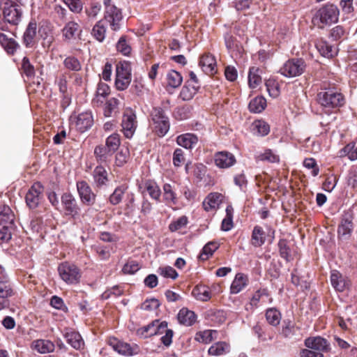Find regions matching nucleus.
I'll list each match as a JSON object with an SVG mask.
<instances>
[{
    "mask_svg": "<svg viewBox=\"0 0 357 357\" xmlns=\"http://www.w3.org/2000/svg\"><path fill=\"white\" fill-rule=\"evenodd\" d=\"M150 116L153 131L159 137L165 136L169 130L170 123L164 110L161 107H153Z\"/></svg>",
    "mask_w": 357,
    "mask_h": 357,
    "instance_id": "nucleus-1",
    "label": "nucleus"
},
{
    "mask_svg": "<svg viewBox=\"0 0 357 357\" xmlns=\"http://www.w3.org/2000/svg\"><path fill=\"white\" fill-rule=\"evenodd\" d=\"M339 10L335 5L330 4L319 8L314 14L312 22L319 27L335 23L338 20Z\"/></svg>",
    "mask_w": 357,
    "mask_h": 357,
    "instance_id": "nucleus-2",
    "label": "nucleus"
},
{
    "mask_svg": "<svg viewBox=\"0 0 357 357\" xmlns=\"http://www.w3.org/2000/svg\"><path fill=\"white\" fill-rule=\"evenodd\" d=\"M317 101L326 112L340 107L344 103V99L342 93L333 89L319 92L317 94Z\"/></svg>",
    "mask_w": 357,
    "mask_h": 357,
    "instance_id": "nucleus-3",
    "label": "nucleus"
},
{
    "mask_svg": "<svg viewBox=\"0 0 357 357\" xmlns=\"http://www.w3.org/2000/svg\"><path fill=\"white\" fill-rule=\"evenodd\" d=\"M105 6L104 19L113 31H118L123 19L121 10L112 3L111 0H103Z\"/></svg>",
    "mask_w": 357,
    "mask_h": 357,
    "instance_id": "nucleus-4",
    "label": "nucleus"
},
{
    "mask_svg": "<svg viewBox=\"0 0 357 357\" xmlns=\"http://www.w3.org/2000/svg\"><path fill=\"white\" fill-rule=\"evenodd\" d=\"M13 221V215L7 206H0V225L3 223L8 224L3 225L0 229V242L6 243L12 236V225Z\"/></svg>",
    "mask_w": 357,
    "mask_h": 357,
    "instance_id": "nucleus-5",
    "label": "nucleus"
},
{
    "mask_svg": "<svg viewBox=\"0 0 357 357\" xmlns=\"http://www.w3.org/2000/svg\"><path fill=\"white\" fill-rule=\"evenodd\" d=\"M131 82V68L127 62H119L116 66L115 86L119 91L126 89Z\"/></svg>",
    "mask_w": 357,
    "mask_h": 357,
    "instance_id": "nucleus-6",
    "label": "nucleus"
},
{
    "mask_svg": "<svg viewBox=\"0 0 357 357\" xmlns=\"http://www.w3.org/2000/svg\"><path fill=\"white\" fill-rule=\"evenodd\" d=\"M4 19L10 24H17L22 18V11L19 5L10 0L0 3Z\"/></svg>",
    "mask_w": 357,
    "mask_h": 357,
    "instance_id": "nucleus-7",
    "label": "nucleus"
},
{
    "mask_svg": "<svg viewBox=\"0 0 357 357\" xmlns=\"http://www.w3.org/2000/svg\"><path fill=\"white\" fill-rule=\"evenodd\" d=\"M60 278L69 284H76L79 281L81 275L79 268L73 264L63 262L58 267Z\"/></svg>",
    "mask_w": 357,
    "mask_h": 357,
    "instance_id": "nucleus-8",
    "label": "nucleus"
},
{
    "mask_svg": "<svg viewBox=\"0 0 357 357\" xmlns=\"http://www.w3.org/2000/svg\"><path fill=\"white\" fill-rule=\"evenodd\" d=\"M306 65L301 59H293L287 61L280 68V73L287 77H294L303 73Z\"/></svg>",
    "mask_w": 357,
    "mask_h": 357,
    "instance_id": "nucleus-9",
    "label": "nucleus"
},
{
    "mask_svg": "<svg viewBox=\"0 0 357 357\" xmlns=\"http://www.w3.org/2000/svg\"><path fill=\"white\" fill-rule=\"evenodd\" d=\"M122 132L126 138H131L137 127L135 113L130 109H127L123 115L121 121Z\"/></svg>",
    "mask_w": 357,
    "mask_h": 357,
    "instance_id": "nucleus-10",
    "label": "nucleus"
},
{
    "mask_svg": "<svg viewBox=\"0 0 357 357\" xmlns=\"http://www.w3.org/2000/svg\"><path fill=\"white\" fill-rule=\"evenodd\" d=\"M169 330L167 329V323L166 321L160 322L159 320H155L150 324L139 329L138 333L144 338H146L152 335L166 333L167 331Z\"/></svg>",
    "mask_w": 357,
    "mask_h": 357,
    "instance_id": "nucleus-11",
    "label": "nucleus"
},
{
    "mask_svg": "<svg viewBox=\"0 0 357 357\" xmlns=\"http://www.w3.org/2000/svg\"><path fill=\"white\" fill-rule=\"evenodd\" d=\"M354 229L353 215L350 212L342 215L337 228L338 237L342 240H347L351 235Z\"/></svg>",
    "mask_w": 357,
    "mask_h": 357,
    "instance_id": "nucleus-12",
    "label": "nucleus"
},
{
    "mask_svg": "<svg viewBox=\"0 0 357 357\" xmlns=\"http://www.w3.org/2000/svg\"><path fill=\"white\" fill-rule=\"evenodd\" d=\"M70 121L78 131L84 132L92 126L93 118L91 112H85L77 116H70Z\"/></svg>",
    "mask_w": 357,
    "mask_h": 357,
    "instance_id": "nucleus-13",
    "label": "nucleus"
},
{
    "mask_svg": "<svg viewBox=\"0 0 357 357\" xmlns=\"http://www.w3.org/2000/svg\"><path fill=\"white\" fill-rule=\"evenodd\" d=\"M43 187L40 183H35L26 194L25 200L30 208H36L43 198Z\"/></svg>",
    "mask_w": 357,
    "mask_h": 357,
    "instance_id": "nucleus-14",
    "label": "nucleus"
},
{
    "mask_svg": "<svg viewBox=\"0 0 357 357\" xmlns=\"http://www.w3.org/2000/svg\"><path fill=\"white\" fill-rule=\"evenodd\" d=\"M77 188L82 202L87 206H92L96 202V195L89 185L84 181L77 183Z\"/></svg>",
    "mask_w": 357,
    "mask_h": 357,
    "instance_id": "nucleus-15",
    "label": "nucleus"
},
{
    "mask_svg": "<svg viewBox=\"0 0 357 357\" xmlns=\"http://www.w3.org/2000/svg\"><path fill=\"white\" fill-rule=\"evenodd\" d=\"M61 204L66 215H70L73 218L79 215L80 208L75 198L70 193H64L62 195Z\"/></svg>",
    "mask_w": 357,
    "mask_h": 357,
    "instance_id": "nucleus-16",
    "label": "nucleus"
},
{
    "mask_svg": "<svg viewBox=\"0 0 357 357\" xmlns=\"http://www.w3.org/2000/svg\"><path fill=\"white\" fill-rule=\"evenodd\" d=\"M109 344L116 351L124 356H134L137 354L139 351V349L137 345L135 344L131 346L128 343L119 341L116 339L110 340Z\"/></svg>",
    "mask_w": 357,
    "mask_h": 357,
    "instance_id": "nucleus-17",
    "label": "nucleus"
},
{
    "mask_svg": "<svg viewBox=\"0 0 357 357\" xmlns=\"http://www.w3.org/2000/svg\"><path fill=\"white\" fill-rule=\"evenodd\" d=\"M331 282L337 291H343L350 285V281L336 270H333L331 273Z\"/></svg>",
    "mask_w": 357,
    "mask_h": 357,
    "instance_id": "nucleus-18",
    "label": "nucleus"
},
{
    "mask_svg": "<svg viewBox=\"0 0 357 357\" xmlns=\"http://www.w3.org/2000/svg\"><path fill=\"white\" fill-rule=\"evenodd\" d=\"M234 155L227 151H220L215 155V163L220 168H229L234 165Z\"/></svg>",
    "mask_w": 357,
    "mask_h": 357,
    "instance_id": "nucleus-19",
    "label": "nucleus"
},
{
    "mask_svg": "<svg viewBox=\"0 0 357 357\" xmlns=\"http://www.w3.org/2000/svg\"><path fill=\"white\" fill-rule=\"evenodd\" d=\"M36 22L31 21L23 34V44L26 47H33L36 43Z\"/></svg>",
    "mask_w": 357,
    "mask_h": 357,
    "instance_id": "nucleus-20",
    "label": "nucleus"
},
{
    "mask_svg": "<svg viewBox=\"0 0 357 357\" xmlns=\"http://www.w3.org/2000/svg\"><path fill=\"white\" fill-rule=\"evenodd\" d=\"M268 299V294L266 289H259L252 296L250 301L246 305L245 309L247 310H252L259 305L264 304Z\"/></svg>",
    "mask_w": 357,
    "mask_h": 357,
    "instance_id": "nucleus-21",
    "label": "nucleus"
},
{
    "mask_svg": "<svg viewBox=\"0 0 357 357\" xmlns=\"http://www.w3.org/2000/svg\"><path fill=\"white\" fill-rule=\"evenodd\" d=\"M199 65L206 74L213 75L217 71L216 61L211 54L203 55L200 59Z\"/></svg>",
    "mask_w": 357,
    "mask_h": 357,
    "instance_id": "nucleus-22",
    "label": "nucleus"
},
{
    "mask_svg": "<svg viewBox=\"0 0 357 357\" xmlns=\"http://www.w3.org/2000/svg\"><path fill=\"white\" fill-rule=\"evenodd\" d=\"M305 344L307 348L321 353V351H326L328 347L327 340L319 336L308 337L305 340Z\"/></svg>",
    "mask_w": 357,
    "mask_h": 357,
    "instance_id": "nucleus-23",
    "label": "nucleus"
},
{
    "mask_svg": "<svg viewBox=\"0 0 357 357\" xmlns=\"http://www.w3.org/2000/svg\"><path fill=\"white\" fill-rule=\"evenodd\" d=\"M222 196L218 192L210 193L203 202V207L205 211H209L218 208L222 202Z\"/></svg>",
    "mask_w": 357,
    "mask_h": 357,
    "instance_id": "nucleus-24",
    "label": "nucleus"
},
{
    "mask_svg": "<svg viewBox=\"0 0 357 357\" xmlns=\"http://www.w3.org/2000/svg\"><path fill=\"white\" fill-rule=\"evenodd\" d=\"M93 178L96 186L101 188L108 182L107 172L102 166H97L93 172Z\"/></svg>",
    "mask_w": 357,
    "mask_h": 357,
    "instance_id": "nucleus-25",
    "label": "nucleus"
},
{
    "mask_svg": "<svg viewBox=\"0 0 357 357\" xmlns=\"http://www.w3.org/2000/svg\"><path fill=\"white\" fill-rule=\"evenodd\" d=\"M248 277L243 273H237L231 284L230 292L232 294H238L248 285Z\"/></svg>",
    "mask_w": 357,
    "mask_h": 357,
    "instance_id": "nucleus-26",
    "label": "nucleus"
},
{
    "mask_svg": "<svg viewBox=\"0 0 357 357\" xmlns=\"http://www.w3.org/2000/svg\"><path fill=\"white\" fill-rule=\"evenodd\" d=\"M316 47L319 53L326 58H332L337 54V48L324 40L317 43Z\"/></svg>",
    "mask_w": 357,
    "mask_h": 357,
    "instance_id": "nucleus-27",
    "label": "nucleus"
},
{
    "mask_svg": "<svg viewBox=\"0 0 357 357\" xmlns=\"http://www.w3.org/2000/svg\"><path fill=\"white\" fill-rule=\"evenodd\" d=\"M197 142V137L192 133H185L178 135L176 138L177 144L185 149H192Z\"/></svg>",
    "mask_w": 357,
    "mask_h": 357,
    "instance_id": "nucleus-28",
    "label": "nucleus"
},
{
    "mask_svg": "<svg viewBox=\"0 0 357 357\" xmlns=\"http://www.w3.org/2000/svg\"><path fill=\"white\" fill-rule=\"evenodd\" d=\"M177 317L181 324L187 326H192L196 321V315L194 312L186 308L180 310Z\"/></svg>",
    "mask_w": 357,
    "mask_h": 357,
    "instance_id": "nucleus-29",
    "label": "nucleus"
},
{
    "mask_svg": "<svg viewBox=\"0 0 357 357\" xmlns=\"http://www.w3.org/2000/svg\"><path fill=\"white\" fill-rule=\"evenodd\" d=\"M65 338L67 342L74 349H79L84 346V341L80 334L75 331H67L65 333Z\"/></svg>",
    "mask_w": 357,
    "mask_h": 357,
    "instance_id": "nucleus-30",
    "label": "nucleus"
},
{
    "mask_svg": "<svg viewBox=\"0 0 357 357\" xmlns=\"http://www.w3.org/2000/svg\"><path fill=\"white\" fill-rule=\"evenodd\" d=\"M33 348L40 354H47L54 351V343L47 340H37L33 342Z\"/></svg>",
    "mask_w": 357,
    "mask_h": 357,
    "instance_id": "nucleus-31",
    "label": "nucleus"
},
{
    "mask_svg": "<svg viewBox=\"0 0 357 357\" xmlns=\"http://www.w3.org/2000/svg\"><path fill=\"white\" fill-rule=\"evenodd\" d=\"M0 44L7 53L13 54L19 47L18 43L13 38H9L8 36L3 33H0Z\"/></svg>",
    "mask_w": 357,
    "mask_h": 357,
    "instance_id": "nucleus-32",
    "label": "nucleus"
},
{
    "mask_svg": "<svg viewBox=\"0 0 357 357\" xmlns=\"http://www.w3.org/2000/svg\"><path fill=\"white\" fill-rule=\"evenodd\" d=\"M266 241V234L264 229L257 225L254 227L252 233L251 243L255 247L261 246Z\"/></svg>",
    "mask_w": 357,
    "mask_h": 357,
    "instance_id": "nucleus-33",
    "label": "nucleus"
},
{
    "mask_svg": "<svg viewBox=\"0 0 357 357\" xmlns=\"http://www.w3.org/2000/svg\"><path fill=\"white\" fill-rule=\"evenodd\" d=\"M252 132L257 136H265L270 132L269 125L263 120L255 121L252 124Z\"/></svg>",
    "mask_w": 357,
    "mask_h": 357,
    "instance_id": "nucleus-34",
    "label": "nucleus"
},
{
    "mask_svg": "<svg viewBox=\"0 0 357 357\" xmlns=\"http://www.w3.org/2000/svg\"><path fill=\"white\" fill-rule=\"evenodd\" d=\"M15 294L13 287L9 278L0 280V298L5 300L12 297Z\"/></svg>",
    "mask_w": 357,
    "mask_h": 357,
    "instance_id": "nucleus-35",
    "label": "nucleus"
},
{
    "mask_svg": "<svg viewBox=\"0 0 357 357\" xmlns=\"http://www.w3.org/2000/svg\"><path fill=\"white\" fill-rule=\"evenodd\" d=\"M79 26L75 22H68L63 27V36L66 40H71L75 38L79 33Z\"/></svg>",
    "mask_w": 357,
    "mask_h": 357,
    "instance_id": "nucleus-36",
    "label": "nucleus"
},
{
    "mask_svg": "<svg viewBox=\"0 0 357 357\" xmlns=\"http://www.w3.org/2000/svg\"><path fill=\"white\" fill-rule=\"evenodd\" d=\"M229 351V345L225 342H218L210 347L208 353L211 356H221Z\"/></svg>",
    "mask_w": 357,
    "mask_h": 357,
    "instance_id": "nucleus-37",
    "label": "nucleus"
},
{
    "mask_svg": "<svg viewBox=\"0 0 357 357\" xmlns=\"http://www.w3.org/2000/svg\"><path fill=\"white\" fill-rule=\"evenodd\" d=\"M266 99L262 96H258L250 102L248 107L251 112L260 113L266 108Z\"/></svg>",
    "mask_w": 357,
    "mask_h": 357,
    "instance_id": "nucleus-38",
    "label": "nucleus"
},
{
    "mask_svg": "<svg viewBox=\"0 0 357 357\" xmlns=\"http://www.w3.org/2000/svg\"><path fill=\"white\" fill-rule=\"evenodd\" d=\"M166 80L168 86L177 88L181 84L183 77L178 72L171 70L167 74Z\"/></svg>",
    "mask_w": 357,
    "mask_h": 357,
    "instance_id": "nucleus-39",
    "label": "nucleus"
},
{
    "mask_svg": "<svg viewBox=\"0 0 357 357\" xmlns=\"http://www.w3.org/2000/svg\"><path fill=\"white\" fill-rule=\"evenodd\" d=\"M198 88V86L192 84L190 82H188L187 84L182 88L180 92V97L183 100H189L192 99L196 94Z\"/></svg>",
    "mask_w": 357,
    "mask_h": 357,
    "instance_id": "nucleus-40",
    "label": "nucleus"
},
{
    "mask_svg": "<svg viewBox=\"0 0 357 357\" xmlns=\"http://www.w3.org/2000/svg\"><path fill=\"white\" fill-rule=\"evenodd\" d=\"M261 82V77L259 75V69L256 67L250 68L248 73V84L252 89H255Z\"/></svg>",
    "mask_w": 357,
    "mask_h": 357,
    "instance_id": "nucleus-41",
    "label": "nucleus"
},
{
    "mask_svg": "<svg viewBox=\"0 0 357 357\" xmlns=\"http://www.w3.org/2000/svg\"><path fill=\"white\" fill-rule=\"evenodd\" d=\"M163 198L168 204H176L177 202L176 194L172 185L165 183L163 185Z\"/></svg>",
    "mask_w": 357,
    "mask_h": 357,
    "instance_id": "nucleus-42",
    "label": "nucleus"
},
{
    "mask_svg": "<svg viewBox=\"0 0 357 357\" xmlns=\"http://www.w3.org/2000/svg\"><path fill=\"white\" fill-rule=\"evenodd\" d=\"M128 187L125 185L117 187L113 193L109 196V201L112 205L119 204L123 199L124 194L127 190Z\"/></svg>",
    "mask_w": 357,
    "mask_h": 357,
    "instance_id": "nucleus-43",
    "label": "nucleus"
},
{
    "mask_svg": "<svg viewBox=\"0 0 357 357\" xmlns=\"http://www.w3.org/2000/svg\"><path fill=\"white\" fill-rule=\"evenodd\" d=\"M218 248V243L213 241L208 243L202 248V251L199 255V259L203 261L208 259Z\"/></svg>",
    "mask_w": 357,
    "mask_h": 357,
    "instance_id": "nucleus-44",
    "label": "nucleus"
},
{
    "mask_svg": "<svg viewBox=\"0 0 357 357\" xmlns=\"http://www.w3.org/2000/svg\"><path fill=\"white\" fill-rule=\"evenodd\" d=\"M64 67L69 70L78 72L82 69L80 61L75 56H68L63 60Z\"/></svg>",
    "mask_w": 357,
    "mask_h": 357,
    "instance_id": "nucleus-45",
    "label": "nucleus"
},
{
    "mask_svg": "<svg viewBox=\"0 0 357 357\" xmlns=\"http://www.w3.org/2000/svg\"><path fill=\"white\" fill-rule=\"evenodd\" d=\"M121 144L120 135L118 133H113L106 139V146L114 153Z\"/></svg>",
    "mask_w": 357,
    "mask_h": 357,
    "instance_id": "nucleus-46",
    "label": "nucleus"
},
{
    "mask_svg": "<svg viewBox=\"0 0 357 357\" xmlns=\"http://www.w3.org/2000/svg\"><path fill=\"white\" fill-rule=\"evenodd\" d=\"M109 93V86L102 82H100L98 84L97 90H96V98H93V102H102V100H100V98H105Z\"/></svg>",
    "mask_w": 357,
    "mask_h": 357,
    "instance_id": "nucleus-47",
    "label": "nucleus"
},
{
    "mask_svg": "<svg viewBox=\"0 0 357 357\" xmlns=\"http://www.w3.org/2000/svg\"><path fill=\"white\" fill-rule=\"evenodd\" d=\"M94 154L98 162H107L108 158L113 153L109 151L107 146L105 147L103 146H98L94 150Z\"/></svg>",
    "mask_w": 357,
    "mask_h": 357,
    "instance_id": "nucleus-48",
    "label": "nucleus"
},
{
    "mask_svg": "<svg viewBox=\"0 0 357 357\" xmlns=\"http://www.w3.org/2000/svg\"><path fill=\"white\" fill-rule=\"evenodd\" d=\"M93 37L99 42H102L105 38L106 28L102 21H98L93 26L91 32Z\"/></svg>",
    "mask_w": 357,
    "mask_h": 357,
    "instance_id": "nucleus-49",
    "label": "nucleus"
},
{
    "mask_svg": "<svg viewBox=\"0 0 357 357\" xmlns=\"http://www.w3.org/2000/svg\"><path fill=\"white\" fill-rule=\"evenodd\" d=\"M233 208L231 206H227L226 208V217L222 220L221 225V229L223 231H229L233 227Z\"/></svg>",
    "mask_w": 357,
    "mask_h": 357,
    "instance_id": "nucleus-50",
    "label": "nucleus"
},
{
    "mask_svg": "<svg viewBox=\"0 0 357 357\" xmlns=\"http://www.w3.org/2000/svg\"><path fill=\"white\" fill-rule=\"evenodd\" d=\"M216 333V331L211 330H206L200 331L196 333L195 340L199 342L208 344L213 339V335Z\"/></svg>",
    "mask_w": 357,
    "mask_h": 357,
    "instance_id": "nucleus-51",
    "label": "nucleus"
},
{
    "mask_svg": "<svg viewBox=\"0 0 357 357\" xmlns=\"http://www.w3.org/2000/svg\"><path fill=\"white\" fill-rule=\"evenodd\" d=\"M192 294L197 299L206 301L211 298V292L205 287H197L192 291Z\"/></svg>",
    "mask_w": 357,
    "mask_h": 357,
    "instance_id": "nucleus-52",
    "label": "nucleus"
},
{
    "mask_svg": "<svg viewBox=\"0 0 357 357\" xmlns=\"http://www.w3.org/2000/svg\"><path fill=\"white\" fill-rule=\"evenodd\" d=\"M266 318L270 324L277 326L280 323L281 316L280 312L276 309L271 308L266 310Z\"/></svg>",
    "mask_w": 357,
    "mask_h": 357,
    "instance_id": "nucleus-53",
    "label": "nucleus"
},
{
    "mask_svg": "<svg viewBox=\"0 0 357 357\" xmlns=\"http://www.w3.org/2000/svg\"><path fill=\"white\" fill-rule=\"evenodd\" d=\"M188 222V218L183 215L172 221L169 225V229L172 232L176 231L184 228L187 225Z\"/></svg>",
    "mask_w": 357,
    "mask_h": 357,
    "instance_id": "nucleus-54",
    "label": "nucleus"
},
{
    "mask_svg": "<svg viewBox=\"0 0 357 357\" xmlns=\"http://www.w3.org/2000/svg\"><path fill=\"white\" fill-rule=\"evenodd\" d=\"M116 50L119 52L124 56H128L131 52V47L126 41L125 37L122 36L119 38L116 43Z\"/></svg>",
    "mask_w": 357,
    "mask_h": 357,
    "instance_id": "nucleus-55",
    "label": "nucleus"
},
{
    "mask_svg": "<svg viewBox=\"0 0 357 357\" xmlns=\"http://www.w3.org/2000/svg\"><path fill=\"white\" fill-rule=\"evenodd\" d=\"M342 151L350 160H357V144L355 143L348 144L343 148Z\"/></svg>",
    "mask_w": 357,
    "mask_h": 357,
    "instance_id": "nucleus-56",
    "label": "nucleus"
},
{
    "mask_svg": "<svg viewBox=\"0 0 357 357\" xmlns=\"http://www.w3.org/2000/svg\"><path fill=\"white\" fill-rule=\"evenodd\" d=\"M266 86L270 96L277 98L280 95L279 84L275 80H267L266 82Z\"/></svg>",
    "mask_w": 357,
    "mask_h": 357,
    "instance_id": "nucleus-57",
    "label": "nucleus"
},
{
    "mask_svg": "<svg viewBox=\"0 0 357 357\" xmlns=\"http://www.w3.org/2000/svg\"><path fill=\"white\" fill-rule=\"evenodd\" d=\"M158 273L164 278H172L174 280L178 275L175 269L169 266L160 267L158 270Z\"/></svg>",
    "mask_w": 357,
    "mask_h": 357,
    "instance_id": "nucleus-58",
    "label": "nucleus"
},
{
    "mask_svg": "<svg viewBox=\"0 0 357 357\" xmlns=\"http://www.w3.org/2000/svg\"><path fill=\"white\" fill-rule=\"evenodd\" d=\"M67 74H60L55 80L56 84L59 86V91L63 94H65L68 91V81Z\"/></svg>",
    "mask_w": 357,
    "mask_h": 357,
    "instance_id": "nucleus-59",
    "label": "nucleus"
},
{
    "mask_svg": "<svg viewBox=\"0 0 357 357\" xmlns=\"http://www.w3.org/2000/svg\"><path fill=\"white\" fill-rule=\"evenodd\" d=\"M294 323L290 319H285L282 322V333L287 337L294 334Z\"/></svg>",
    "mask_w": 357,
    "mask_h": 357,
    "instance_id": "nucleus-60",
    "label": "nucleus"
},
{
    "mask_svg": "<svg viewBox=\"0 0 357 357\" xmlns=\"http://www.w3.org/2000/svg\"><path fill=\"white\" fill-rule=\"evenodd\" d=\"M101 5L98 2H93L89 8L86 9V13L89 18L95 19L101 10Z\"/></svg>",
    "mask_w": 357,
    "mask_h": 357,
    "instance_id": "nucleus-61",
    "label": "nucleus"
},
{
    "mask_svg": "<svg viewBox=\"0 0 357 357\" xmlns=\"http://www.w3.org/2000/svg\"><path fill=\"white\" fill-rule=\"evenodd\" d=\"M146 188L148 193L154 199H158L160 197V190L155 183H147Z\"/></svg>",
    "mask_w": 357,
    "mask_h": 357,
    "instance_id": "nucleus-62",
    "label": "nucleus"
},
{
    "mask_svg": "<svg viewBox=\"0 0 357 357\" xmlns=\"http://www.w3.org/2000/svg\"><path fill=\"white\" fill-rule=\"evenodd\" d=\"M140 268L139 264L135 261H128L123 267L122 271L125 274H134Z\"/></svg>",
    "mask_w": 357,
    "mask_h": 357,
    "instance_id": "nucleus-63",
    "label": "nucleus"
},
{
    "mask_svg": "<svg viewBox=\"0 0 357 357\" xmlns=\"http://www.w3.org/2000/svg\"><path fill=\"white\" fill-rule=\"evenodd\" d=\"M347 184L351 188L357 186V167H352L347 176Z\"/></svg>",
    "mask_w": 357,
    "mask_h": 357,
    "instance_id": "nucleus-64",
    "label": "nucleus"
}]
</instances>
